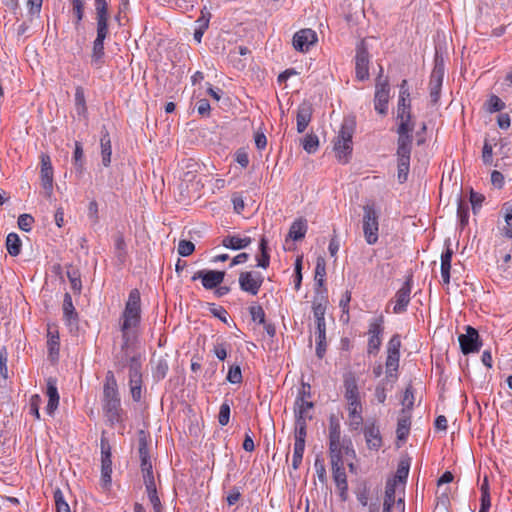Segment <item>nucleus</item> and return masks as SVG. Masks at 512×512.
Returning a JSON list of instances; mask_svg holds the SVG:
<instances>
[{
  "label": "nucleus",
  "mask_w": 512,
  "mask_h": 512,
  "mask_svg": "<svg viewBox=\"0 0 512 512\" xmlns=\"http://www.w3.org/2000/svg\"><path fill=\"white\" fill-rule=\"evenodd\" d=\"M121 318V332L124 341L122 350H124L129 344L130 331L136 328L141 320L140 293L137 289L130 291Z\"/></svg>",
  "instance_id": "nucleus-1"
},
{
  "label": "nucleus",
  "mask_w": 512,
  "mask_h": 512,
  "mask_svg": "<svg viewBox=\"0 0 512 512\" xmlns=\"http://www.w3.org/2000/svg\"><path fill=\"white\" fill-rule=\"evenodd\" d=\"M326 297L321 295L313 300V315L316 320V355L322 359L326 353Z\"/></svg>",
  "instance_id": "nucleus-2"
},
{
  "label": "nucleus",
  "mask_w": 512,
  "mask_h": 512,
  "mask_svg": "<svg viewBox=\"0 0 512 512\" xmlns=\"http://www.w3.org/2000/svg\"><path fill=\"white\" fill-rule=\"evenodd\" d=\"M353 134V122L345 120L334 140V151L336 153V157L342 163H347L352 153Z\"/></svg>",
  "instance_id": "nucleus-3"
},
{
  "label": "nucleus",
  "mask_w": 512,
  "mask_h": 512,
  "mask_svg": "<svg viewBox=\"0 0 512 512\" xmlns=\"http://www.w3.org/2000/svg\"><path fill=\"white\" fill-rule=\"evenodd\" d=\"M364 215H363V234L364 238L369 245H374L378 241V231H379V222H378V212L376 211L373 205H365L363 207Z\"/></svg>",
  "instance_id": "nucleus-4"
},
{
  "label": "nucleus",
  "mask_w": 512,
  "mask_h": 512,
  "mask_svg": "<svg viewBox=\"0 0 512 512\" xmlns=\"http://www.w3.org/2000/svg\"><path fill=\"white\" fill-rule=\"evenodd\" d=\"M384 333V318L379 315L369 322V328L367 331L368 343L367 353L369 355H376L382 344V335Z\"/></svg>",
  "instance_id": "nucleus-5"
},
{
  "label": "nucleus",
  "mask_w": 512,
  "mask_h": 512,
  "mask_svg": "<svg viewBox=\"0 0 512 512\" xmlns=\"http://www.w3.org/2000/svg\"><path fill=\"white\" fill-rule=\"evenodd\" d=\"M382 67L380 68V74L376 79L375 84V95H374V108L381 114L386 115L388 112V103L390 98V87L388 80L382 78Z\"/></svg>",
  "instance_id": "nucleus-6"
},
{
  "label": "nucleus",
  "mask_w": 512,
  "mask_h": 512,
  "mask_svg": "<svg viewBox=\"0 0 512 512\" xmlns=\"http://www.w3.org/2000/svg\"><path fill=\"white\" fill-rule=\"evenodd\" d=\"M397 120L399 121L397 143H412L411 133L414 129V123L412 121L411 107L397 108Z\"/></svg>",
  "instance_id": "nucleus-7"
},
{
  "label": "nucleus",
  "mask_w": 512,
  "mask_h": 512,
  "mask_svg": "<svg viewBox=\"0 0 512 512\" xmlns=\"http://www.w3.org/2000/svg\"><path fill=\"white\" fill-rule=\"evenodd\" d=\"M355 457L356 453L353 448L351 439H330L329 440V457L331 463L343 462V455Z\"/></svg>",
  "instance_id": "nucleus-8"
},
{
  "label": "nucleus",
  "mask_w": 512,
  "mask_h": 512,
  "mask_svg": "<svg viewBox=\"0 0 512 512\" xmlns=\"http://www.w3.org/2000/svg\"><path fill=\"white\" fill-rule=\"evenodd\" d=\"M101 485L107 489L111 485L112 460L111 448L105 438H101Z\"/></svg>",
  "instance_id": "nucleus-9"
},
{
  "label": "nucleus",
  "mask_w": 512,
  "mask_h": 512,
  "mask_svg": "<svg viewBox=\"0 0 512 512\" xmlns=\"http://www.w3.org/2000/svg\"><path fill=\"white\" fill-rule=\"evenodd\" d=\"M411 145L412 143H397V158H398V180L400 183H404L407 180L409 167H410V156H411Z\"/></svg>",
  "instance_id": "nucleus-10"
},
{
  "label": "nucleus",
  "mask_w": 512,
  "mask_h": 512,
  "mask_svg": "<svg viewBox=\"0 0 512 512\" xmlns=\"http://www.w3.org/2000/svg\"><path fill=\"white\" fill-rule=\"evenodd\" d=\"M355 74L356 78L360 81H364L369 78V53L364 41H361L357 46L355 56Z\"/></svg>",
  "instance_id": "nucleus-11"
},
{
  "label": "nucleus",
  "mask_w": 512,
  "mask_h": 512,
  "mask_svg": "<svg viewBox=\"0 0 512 512\" xmlns=\"http://www.w3.org/2000/svg\"><path fill=\"white\" fill-rule=\"evenodd\" d=\"M138 452L141 461V471L143 475L144 484H150V482H155L152 461L149 455L147 441L145 438L139 439Z\"/></svg>",
  "instance_id": "nucleus-12"
},
{
  "label": "nucleus",
  "mask_w": 512,
  "mask_h": 512,
  "mask_svg": "<svg viewBox=\"0 0 512 512\" xmlns=\"http://www.w3.org/2000/svg\"><path fill=\"white\" fill-rule=\"evenodd\" d=\"M458 340L465 355L478 352L481 348L478 331L471 326H466V333L459 335Z\"/></svg>",
  "instance_id": "nucleus-13"
},
{
  "label": "nucleus",
  "mask_w": 512,
  "mask_h": 512,
  "mask_svg": "<svg viewBox=\"0 0 512 512\" xmlns=\"http://www.w3.org/2000/svg\"><path fill=\"white\" fill-rule=\"evenodd\" d=\"M263 283V276L259 272L246 271L239 275V286L242 291L257 295Z\"/></svg>",
  "instance_id": "nucleus-14"
},
{
  "label": "nucleus",
  "mask_w": 512,
  "mask_h": 512,
  "mask_svg": "<svg viewBox=\"0 0 512 512\" xmlns=\"http://www.w3.org/2000/svg\"><path fill=\"white\" fill-rule=\"evenodd\" d=\"M225 272L216 270H200L193 276L192 280L201 279L202 285L205 289H214L218 287L224 280Z\"/></svg>",
  "instance_id": "nucleus-15"
},
{
  "label": "nucleus",
  "mask_w": 512,
  "mask_h": 512,
  "mask_svg": "<svg viewBox=\"0 0 512 512\" xmlns=\"http://www.w3.org/2000/svg\"><path fill=\"white\" fill-rule=\"evenodd\" d=\"M444 77V66L442 63L436 62L429 81V93L431 102L436 104L440 98V91L443 83Z\"/></svg>",
  "instance_id": "nucleus-16"
},
{
  "label": "nucleus",
  "mask_w": 512,
  "mask_h": 512,
  "mask_svg": "<svg viewBox=\"0 0 512 512\" xmlns=\"http://www.w3.org/2000/svg\"><path fill=\"white\" fill-rule=\"evenodd\" d=\"M108 34V21L97 20V36L93 42L92 60L99 62L104 55V40Z\"/></svg>",
  "instance_id": "nucleus-17"
},
{
  "label": "nucleus",
  "mask_w": 512,
  "mask_h": 512,
  "mask_svg": "<svg viewBox=\"0 0 512 512\" xmlns=\"http://www.w3.org/2000/svg\"><path fill=\"white\" fill-rule=\"evenodd\" d=\"M317 42V34L314 30L306 28L295 33L293 46L296 50L306 52Z\"/></svg>",
  "instance_id": "nucleus-18"
},
{
  "label": "nucleus",
  "mask_w": 512,
  "mask_h": 512,
  "mask_svg": "<svg viewBox=\"0 0 512 512\" xmlns=\"http://www.w3.org/2000/svg\"><path fill=\"white\" fill-rule=\"evenodd\" d=\"M411 278H408L402 287L396 292L394 297V307L393 312L395 314H400L406 311L407 306L410 302L411 295V286H412Z\"/></svg>",
  "instance_id": "nucleus-19"
},
{
  "label": "nucleus",
  "mask_w": 512,
  "mask_h": 512,
  "mask_svg": "<svg viewBox=\"0 0 512 512\" xmlns=\"http://www.w3.org/2000/svg\"><path fill=\"white\" fill-rule=\"evenodd\" d=\"M41 184L47 197L53 193V167L48 155L41 156Z\"/></svg>",
  "instance_id": "nucleus-20"
},
{
  "label": "nucleus",
  "mask_w": 512,
  "mask_h": 512,
  "mask_svg": "<svg viewBox=\"0 0 512 512\" xmlns=\"http://www.w3.org/2000/svg\"><path fill=\"white\" fill-rule=\"evenodd\" d=\"M343 386L344 399L346 403L361 402L357 379L353 373H347L344 375Z\"/></svg>",
  "instance_id": "nucleus-21"
},
{
  "label": "nucleus",
  "mask_w": 512,
  "mask_h": 512,
  "mask_svg": "<svg viewBox=\"0 0 512 512\" xmlns=\"http://www.w3.org/2000/svg\"><path fill=\"white\" fill-rule=\"evenodd\" d=\"M333 479L339 490L340 498L345 501L347 499L348 483L347 476L344 468V462H339L337 465L331 463Z\"/></svg>",
  "instance_id": "nucleus-22"
},
{
  "label": "nucleus",
  "mask_w": 512,
  "mask_h": 512,
  "mask_svg": "<svg viewBox=\"0 0 512 512\" xmlns=\"http://www.w3.org/2000/svg\"><path fill=\"white\" fill-rule=\"evenodd\" d=\"M102 408L110 425L113 426L124 421V412L121 408V401L102 403Z\"/></svg>",
  "instance_id": "nucleus-23"
},
{
  "label": "nucleus",
  "mask_w": 512,
  "mask_h": 512,
  "mask_svg": "<svg viewBox=\"0 0 512 512\" xmlns=\"http://www.w3.org/2000/svg\"><path fill=\"white\" fill-rule=\"evenodd\" d=\"M120 401L117 381L112 371H108L105 376L103 386V399L102 403Z\"/></svg>",
  "instance_id": "nucleus-24"
},
{
  "label": "nucleus",
  "mask_w": 512,
  "mask_h": 512,
  "mask_svg": "<svg viewBox=\"0 0 512 512\" xmlns=\"http://www.w3.org/2000/svg\"><path fill=\"white\" fill-rule=\"evenodd\" d=\"M312 105L309 102L301 103L297 108V132L303 133L312 119Z\"/></svg>",
  "instance_id": "nucleus-25"
},
{
  "label": "nucleus",
  "mask_w": 512,
  "mask_h": 512,
  "mask_svg": "<svg viewBox=\"0 0 512 512\" xmlns=\"http://www.w3.org/2000/svg\"><path fill=\"white\" fill-rule=\"evenodd\" d=\"M63 316L66 324L70 327H77L78 325V313L75 310V307L72 302V297L69 293H65L63 299Z\"/></svg>",
  "instance_id": "nucleus-26"
},
{
  "label": "nucleus",
  "mask_w": 512,
  "mask_h": 512,
  "mask_svg": "<svg viewBox=\"0 0 512 512\" xmlns=\"http://www.w3.org/2000/svg\"><path fill=\"white\" fill-rule=\"evenodd\" d=\"M48 403L46 406V412L49 415H53L59 405V394L57 389L56 379L50 377L47 379V391Z\"/></svg>",
  "instance_id": "nucleus-27"
},
{
  "label": "nucleus",
  "mask_w": 512,
  "mask_h": 512,
  "mask_svg": "<svg viewBox=\"0 0 512 512\" xmlns=\"http://www.w3.org/2000/svg\"><path fill=\"white\" fill-rule=\"evenodd\" d=\"M364 437L369 449L377 451L382 446L380 430L375 424L365 426Z\"/></svg>",
  "instance_id": "nucleus-28"
},
{
  "label": "nucleus",
  "mask_w": 512,
  "mask_h": 512,
  "mask_svg": "<svg viewBox=\"0 0 512 512\" xmlns=\"http://www.w3.org/2000/svg\"><path fill=\"white\" fill-rule=\"evenodd\" d=\"M252 243L250 237H241L239 235H228L222 239V245L232 250H240L248 247Z\"/></svg>",
  "instance_id": "nucleus-29"
},
{
  "label": "nucleus",
  "mask_w": 512,
  "mask_h": 512,
  "mask_svg": "<svg viewBox=\"0 0 512 512\" xmlns=\"http://www.w3.org/2000/svg\"><path fill=\"white\" fill-rule=\"evenodd\" d=\"M410 418H411L410 413H408L406 411V409H402L401 415L398 418L397 430H396L397 438L400 441H405L409 435L410 425H411Z\"/></svg>",
  "instance_id": "nucleus-30"
},
{
  "label": "nucleus",
  "mask_w": 512,
  "mask_h": 512,
  "mask_svg": "<svg viewBox=\"0 0 512 512\" xmlns=\"http://www.w3.org/2000/svg\"><path fill=\"white\" fill-rule=\"evenodd\" d=\"M452 255L453 251L450 247H447L446 250L441 255V277L443 284L445 285H448L450 283Z\"/></svg>",
  "instance_id": "nucleus-31"
},
{
  "label": "nucleus",
  "mask_w": 512,
  "mask_h": 512,
  "mask_svg": "<svg viewBox=\"0 0 512 512\" xmlns=\"http://www.w3.org/2000/svg\"><path fill=\"white\" fill-rule=\"evenodd\" d=\"M307 221L303 218L295 220L289 229L288 238L294 241H299L305 237L307 232Z\"/></svg>",
  "instance_id": "nucleus-32"
},
{
  "label": "nucleus",
  "mask_w": 512,
  "mask_h": 512,
  "mask_svg": "<svg viewBox=\"0 0 512 512\" xmlns=\"http://www.w3.org/2000/svg\"><path fill=\"white\" fill-rule=\"evenodd\" d=\"M100 146H101L102 164H103V166L108 167L111 163L112 147H111L110 136H109V133L107 130L102 132V136L100 139Z\"/></svg>",
  "instance_id": "nucleus-33"
},
{
  "label": "nucleus",
  "mask_w": 512,
  "mask_h": 512,
  "mask_svg": "<svg viewBox=\"0 0 512 512\" xmlns=\"http://www.w3.org/2000/svg\"><path fill=\"white\" fill-rule=\"evenodd\" d=\"M314 404L311 401L304 400L303 398H297L295 401V416L296 419L310 420L312 418L309 415V411L313 408Z\"/></svg>",
  "instance_id": "nucleus-34"
},
{
  "label": "nucleus",
  "mask_w": 512,
  "mask_h": 512,
  "mask_svg": "<svg viewBox=\"0 0 512 512\" xmlns=\"http://www.w3.org/2000/svg\"><path fill=\"white\" fill-rule=\"evenodd\" d=\"M75 110L78 116L87 119L88 110L86 106L84 89L78 86L75 90Z\"/></svg>",
  "instance_id": "nucleus-35"
},
{
  "label": "nucleus",
  "mask_w": 512,
  "mask_h": 512,
  "mask_svg": "<svg viewBox=\"0 0 512 512\" xmlns=\"http://www.w3.org/2000/svg\"><path fill=\"white\" fill-rule=\"evenodd\" d=\"M411 461L409 458H402L397 466L396 474L394 476V479L392 481H395V484L397 482L404 484L406 482V479L409 474Z\"/></svg>",
  "instance_id": "nucleus-36"
},
{
  "label": "nucleus",
  "mask_w": 512,
  "mask_h": 512,
  "mask_svg": "<svg viewBox=\"0 0 512 512\" xmlns=\"http://www.w3.org/2000/svg\"><path fill=\"white\" fill-rule=\"evenodd\" d=\"M259 249L260 254L256 257L257 266L266 269L270 264V255L268 253V242L265 237L261 238Z\"/></svg>",
  "instance_id": "nucleus-37"
},
{
  "label": "nucleus",
  "mask_w": 512,
  "mask_h": 512,
  "mask_svg": "<svg viewBox=\"0 0 512 512\" xmlns=\"http://www.w3.org/2000/svg\"><path fill=\"white\" fill-rule=\"evenodd\" d=\"M21 240L16 233H9L6 237V249L11 256H18L21 252Z\"/></svg>",
  "instance_id": "nucleus-38"
},
{
  "label": "nucleus",
  "mask_w": 512,
  "mask_h": 512,
  "mask_svg": "<svg viewBox=\"0 0 512 512\" xmlns=\"http://www.w3.org/2000/svg\"><path fill=\"white\" fill-rule=\"evenodd\" d=\"M48 340L47 346L49 351V356L52 359H55L59 355V334L57 331L48 330Z\"/></svg>",
  "instance_id": "nucleus-39"
},
{
  "label": "nucleus",
  "mask_w": 512,
  "mask_h": 512,
  "mask_svg": "<svg viewBox=\"0 0 512 512\" xmlns=\"http://www.w3.org/2000/svg\"><path fill=\"white\" fill-rule=\"evenodd\" d=\"M249 53V49L244 46H238L229 52L230 62L238 69H243L245 67V63H243L239 56H245Z\"/></svg>",
  "instance_id": "nucleus-40"
},
{
  "label": "nucleus",
  "mask_w": 512,
  "mask_h": 512,
  "mask_svg": "<svg viewBox=\"0 0 512 512\" xmlns=\"http://www.w3.org/2000/svg\"><path fill=\"white\" fill-rule=\"evenodd\" d=\"M305 450V441H296L294 443L293 456H292V467L294 470H297L303 459V454Z\"/></svg>",
  "instance_id": "nucleus-41"
},
{
  "label": "nucleus",
  "mask_w": 512,
  "mask_h": 512,
  "mask_svg": "<svg viewBox=\"0 0 512 512\" xmlns=\"http://www.w3.org/2000/svg\"><path fill=\"white\" fill-rule=\"evenodd\" d=\"M145 487L154 512H161V502L157 495L156 483L150 482V484H145Z\"/></svg>",
  "instance_id": "nucleus-42"
},
{
  "label": "nucleus",
  "mask_w": 512,
  "mask_h": 512,
  "mask_svg": "<svg viewBox=\"0 0 512 512\" xmlns=\"http://www.w3.org/2000/svg\"><path fill=\"white\" fill-rule=\"evenodd\" d=\"M400 353H387L385 362L386 373L388 377L393 376V372H396L399 367Z\"/></svg>",
  "instance_id": "nucleus-43"
},
{
  "label": "nucleus",
  "mask_w": 512,
  "mask_h": 512,
  "mask_svg": "<svg viewBox=\"0 0 512 512\" xmlns=\"http://www.w3.org/2000/svg\"><path fill=\"white\" fill-rule=\"evenodd\" d=\"M329 440L330 439H340L341 437V425L339 418L332 414L329 417Z\"/></svg>",
  "instance_id": "nucleus-44"
},
{
  "label": "nucleus",
  "mask_w": 512,
  "mask_h": 512,
  "mask_svg": "<svg viewBox=\"0 0 512 512\" xmlns=\"http://www.w3.org/2000/svg\"><path fill=\"white\" fill-rule=\"evenodd\" d=\"M326 275V262L323 257H318L316 261V267H315V281L318 284V286H323L324 284V277Z\"/></svg>",
  "instance_id": "nucleus-45"
},
{
  "label": "nucleus",
  "mask_w": 512,
  "mask_h": 512,
  "mask_svg": "<svg viewBox=\"0 0 512 512\" xmlns=\"http://www.w3.org/2000/svg\"><path fill=\"white\" fill-rule=\"evenodd\" d=\"M457 216H458L461 228H464L468 224V220H469V207H468V204L461 199L458 202Z\"/></svg>",
  "instance_id": "nucleus-46"
},
{
  "label": "nucleus",
  "mask_w": 512,
  "mask_h": 512,
  "mask_svg": "<svg viewBox=\"0 0 512 512\" xmlns=\"http://www.w3.org/2000/svg\"><path fill=\"white\" fill-rule=\"evenodd\" d=\"M319 147V139L315 134H307L303 140V149L309 153H315Z\"/></svg>",
  "instance_id": "nucleus-47"
},
{
  "label": "nucleus",
  "mask_w": 512,
  "mask_h": 512,
  "mask_svg": "<svg viewBox=\"0 0 512 512\" xmlns=\"http://www.w3.org/2000/svg\"><path fill=\"white\" fill-rule=\"evenodd\" d=\"M141 361L137 356H133L129 360V378H141Z\"/></svg>",
  "instance_id": "nucleus-48"
},
{
  "label": "nucleus",
  "mask_w": 512,
  "mask_h": 512,
  "mask_svg": "<svg viewBox=\"0 0 512 512\" xmlns=\"http://www.w3.org/2000/svg\"><path fill=\"white\" fill-rule=\"evenodd\" d=\"M96 20L108 21V9L106 0H95Z\"/></svg>",
  "instance_id": "nucleus-49"
},
{
  "label": "nucleus",
  "mask_w": 512,
  "mask_h": 512,
  "mask_svg": "<svg viewBox=\"0 0 512 512\" xmlns=\"http://www.w3.org/2000/svg\"><path fill=\"white\" fill-rule=\"evenodd\" d=\"M487 110L490 113L502 111L505 108V103L496 95H491L487 101Z\"/></svg>",
  "instance_id": "nucleus-50"
},
{
  "label": "nucleus",
  "mask_w": 512,
  "mask_h": 512,
  "mask_svg": "<svg viewBox=\"0 0 512 512\" xmlns=\"http://www.w3.org/2000/svg\"><path fill=\"white\" fill-rule=\"evenodd\" d=\"M230 420V404L225 401L221 404L219 414H218V422L221 426H226Z\"/></svg>",
  "instance_id": "nucleus-51"
},
{
  "label": "nucleus",
  "mask_w": 512,
  "mask_h": 512,
  "mask_svg": "<svg viewBox=\"0 0 512 512\" xmlns=\"http://www.w3.org/2000/svg\"><path fill=\"white\" fill-rule=\"evenodd\" d=\"M362 424H363L362 413L348 414L347 425L350 430L357 431L361 428Z\"/></svg>",
  "instance_id": "nucleus-52"
},
{
  "label": "nucleus",
  "mask_w": 512,
  "mask_h": 512,
  "mask_svg": "<svg viewBox=\"0 0 512 512\" xmlns=\"http://www.w3.org/2000/svg\"><path fill=\"white\" fill-rule=\"evenodd\" d=\"M74 165L79 172L83 171V148L80 142H75Z\"/></svg>",
  "instance_id": "nucleus-53"
},
{
  "label": "nucleus",
  "mask_w": 512,
  "mask_h": 512,
  "mask_svg": "<svg viewBox=\"0 0 512 512\" xmlns=\"http://www.w3.org/2000/svg\"><path fill=\"white\" fill-rule=\"evenodd\" d=\"M396 484L395 481H388L385 488L384 503L395 504Z\"/></svg>",
  "instance_id": "nucleus-54"
},
{
  "label": "nucleus",
  "mask_w": 512,
  "mask_h": 512,
  "mask_svg": "<svg viewBox=\"0 0 512 512\" xmlns=\"http://www.w3.org/2000/svg\"><path fill=\"white\" fill-rule=\"evenodd\" d=\"M307 420L296 419L295 422V440L296 441H305L306 438V428H307Z\"/></svg>",
  "instance_id": "nucleus-55"
},
{
  "label": "nucleus",
  "mask_w": 512,
  "mask_h": 512,
  "mask_svg": "<svg viewBox=\"0 0 512 512\" xmlns=\"http://www.w3.org/2000/svg\"><path fill=\"white\" fill-rule=\"evenodd\" d=\"M195 250V245L188 240H180L178 244V253L183 257L191 255Z\"/></svg>",
  "instance_id": "nucleus-56"
},
{
  "label": "nucleus",
  "mask_w": 512,
  "mask_h": 512,
  "mask_svg": "<svg viewBox=\"0 0 512 512\" xmlns=\"http://www.w3.org/2000/svg\"><path fill=\"white\" fill-rule=\"evenodd\" d=\"M33 223L34 218L30 214H21L18 217V227L25 232H29L31 230Z\"/></svg>",
  "instance_id": "nucleus-57"
},
{
  "label": "nucleus",
  "mask_w": 512,
  "mask_h": 512,
  "mask_svg": "<svg viewBox=\"0 0 512 512\" xmlns=\"http://www.w3.org/2000/svg\"><path fill=\"white\" fill-rule=\"evenodd\" d=\"M227 380L232 384H239L242 381V373L240 366L235 365L231 366L228 374H227Z\"/></svg>",
  "instance_id": "nucleus-58"
},
{
  "label": "nucleus",
  "mask_w": 512,
  "mask_h": 512,
  "mask_svg": "<svg viewBox=\"0 0 512 512\" xmlns=\"http://www.w3.org/2000/svg\"><path fill=\"white\" fill-rule=\"evenodd\" d=\"M210 19L211 13L208 11L206 7H204L203 9H201V15L196 21L197 28L207 30V28L209 27Z\"/></svg>",
  "instance_id": "nucleus-59"
},
{
  "label": "nucleus",
  "mask_w": 512,
  "mask_h": 512,
  "mask_svg": "<svg viewBox=\"0 0 512 512\" xmlns=\"http://www.w3.org/2000/svg\"><path fill=\"white\" fill-rule=\"evenodd\" d=\"M168 371V363L165 359L160 358L155 366L154 377L157 379H163Z\"/></svg>",
  "instance_id": "nucleus-60"
},
{
  "label": "nucleus",
  "mask_w": 512,
  "mask_h": 512,
  "mask_svg": "<svg viewBox=\"0 0 512 512\" xmlns=\"http://www.w3.org/2000/svg\"><path fill=\"white\" fill-rule=\"evenodd\" d=\"M402 404L404 406L403 409H406V411L408 413H410V411L414 405V394H413V389L411 386L406 388V390L404 392Z\"/></svg>",
  "instance_id": "nucleus-61"
},
{
  "label": "nucleus",
  "mask_w": 512,
  "mask_h": 512,
  "mask_svg": "<svg viewBox=\"0 0 512 512\" xmlns=\"http://www.w3.org/2000/svg\"><path fill=\"white\" fill-rule=\"evenodd\" d=\"M252 320L259 323L265 322V312L260 305H254L249 308Z\"/></svg>",
  "instance_id": "nucleus-62"
},
{
  "label": "nucleus",
  "mask_w": 512,
  "mask_h": 512,
  "mask_svg": "<svg viewBox=\"0 0 512 512\" xmlns=\"http://www.w3.org/2000/svg\"><path fill=\"white\" fill-rule=\"evenodd\" d=\"M401 338L400 335H393L387 343V353H400Z\"/></svg>",
  "instance_id": "nucleus-63"
},
{
  "label": "nucleus",
  "mask_w": 512,
  "mask_h": 512,
  "mask_svg": "<svg viewBox=\"0 0 512 512\" xmlns=\"http://www.w3.org/2000/svg\"><path fill=\"white\" fill-rule=\"evenodd\" d=\"M209 311L217 318H219L224 323L228 320V312L221 306H216L215 304H211Z\"/></svg>",
  "instance_id": "nucleus-64"
}]
</instances>
